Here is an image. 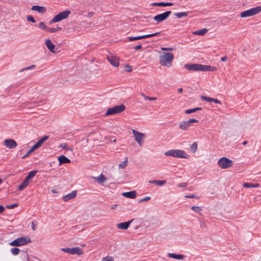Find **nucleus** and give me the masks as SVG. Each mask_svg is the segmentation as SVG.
I'll list each match as a JSON object with an SVG mask.
<instances>
[{"instance_id": "f257e3e1", "label": "nucleus", "mask_w": 261, "mask_h": 261, "mask_svg": "<svg viewBox=\"0 0 261 261\" xmlns=\"http://www.w3.org/2000/svg\"><path fill=\"white\" fill-rule=\"evenodd\" d=\"M185 67L189 70H194V71H215L217 70V68L214 66H211L201 65V64H185Z\"/></svg>"}, {"instance_id": "f03ea898", "label": "nucleus", "mask_w": 261, "mask_h": 261, "mask_svg": "<svg viewBox=\"0 0 261 261\" xmlns=\"http://www.w3.org/2000/svg\"><path fill=\"white\" fill-rule=\"evenodd\" d=\"M174 56L171 53H162L160 56V63L164 66H171Z\"/></svg>"}, {"instance_id": "7ed1b4c3", "label": "nucleus", "mask_w": 261, "mask_h": 261, "mask_svg": "<svg viewBox=\"0 0 261 261\" xmlns=\"http://www.w3.org/2000/svg\"><path fill=\"white\" fill-rule=\"evenodd\" d=\"M165 154L166 156L181 159H188L190 157L185 151L180 149H171L166 151Z\"/></svg>"}, {"instance_id": "20e7f679", "label": "nucleus", "mask_w": 261, "mask_h": 261, "mask_svg": "<svg viewBox=\"0 0 261 261\" xmlns=\"http://www.w3.org/2000/svg\"><path fill=\"white\" fill-rule=\"evenodd\" d=\"M31 242V239L29 237H21L10 242L9 245L11 246L18 247L25 245Z\"/></svg>"}, {"instance_id": "39448f33", "label": "nucleus", "mask_w": 261, "mask_h": 261, "mask_svg": "<svg viewBox=\"0 0 261 261\" xmlns=\"http://www.w3.org/2000/svg\"><path fill=\"white\" fill-rule=\"evenodd\" d=\"M261 12V6H257L243 11L240 13L242 18L251 17L257 15Z\"/></svg>"}, {"instance_id": "423d86ee", "label": "nucleus", "mask_w": 261, "mask_h": 261, "mask_svg": "<svg viewBox=\"0 0 261 261\" xmlns=\"http://www.w3.org/2000/svg\"><path fill=\"white\" fill-rule=\"evenodd\" d=\"M125 109V107L123 105H117L114 107L109 108L105 115L108 116L120 113L124 111Z\"/></svg>"}, {"instance_id": "0eeeda50", "label": "nucleus", "mask_w": 261, "mask_h": 261, "mask_svg": "<svg viewBox=\"0 0 261 261\" xmlns=\"http://www.w3.org/2000/svg\"><path fill=\"white\" fill-rule=\"evenodd\" d=\"M232 161L225 157L221 158L218 161V165L221 169L228 168L232 166Z\"/></svg>"}, {"instance_id": "6e6552de", "label": "nucleus", "mask_w": 261, "mask_h": 261, "mask_svg": "<svg viewBox=\"0 0 261 261\" xmlns=\"http://www.w3.org/2000/svg\"><path fill=\"white\" fill-rule=\"evenodd\" d=\"M132 133L134 135L135 141L138 143L139 146H142L143 144L144 140L146 137V135L135 129L132 130Z\"/></svg>"}, {"instance_id": "1a4fd4ad", "label": "nucleus", "mask_w": 261, "mask_h": 261, "mask_svg": "<svg viewBox=\"0 0 261 261\" xmlns=\"http://www.w3.org/2000/svg\"><path fill=\"white\" fill-rule=\"evenodd\" d=\"M71 13L70 11L66 10L59 13L56 15L51 20L52 22H59L68 17L69 15Z\"/></svg>"}, {"instance_id": "9d476101", "label": "nucleus", "mask_w": 261, "mask_h": 261, "mask_svg": "<svg viewBox=\"0 0 261 261\" xmlns=\"http://www.w3.org/2000/svg\"><path fill=\"white\" fill-rule=\"evenodd\" d=\"M198 120L195 119H190L187 121H182L180 122L179 127L183 130H187L190 126L192 123H197Z\"/></svg>"}, {"instance_id": "9b49d317", "label": "nucleus", "mask_w": 261, "mask_h": 261, "mask_svg": "<svg viewBox=\"0 0 261 261\" xmlns=\"http://www.w3.org/2000/svg\"><path fill=\"white\" fill-rule=\"evenodd\" d=\"M107 59L113 66L118 67L119 66V58L117 56L109 55L107 56Z\"/></svg>"}, {"instance_id": "f8f14e48", "label": "nucleus", "mask_w": 261, "mask_h": 261, "mask_svg": "<svg viewBox=\"0 0 261 261\" xmlns=\"http://www.w3.org/2000/svg\"><path fill=\"white\" fill-rule=\"evenodd\" d=\"M161 34L160 32H157L153 34H148L143 36H136V37H129L127 38V39L129 41H132L135 40H138L142 39L149 38L153 36H159Z\"/></svg>"}, {"instance_id": "ddd939ff", "label": "nucleus", "mask_w": 261, "mask_h": 261, "mask_svg": "<svg viewBox=\"0 0 261 261\" xmlns=\"http://www.w3.org/2000/svg\"><path fill=\"white\" fill-rule=\"evenodd\" d=\"M171 13V11H166L163 13L157 15L153 17V19L158 22L166 20Z\"/></svg>"}, {"instance_id": "4468645a", "label": "nucleus", "mask_w": 261, "mask_h": 261, "mask_svg": "<svg viewBox=\"0 0 261 261\" xmlns=\"http://www.w3.org/2000/svg\"><path fill=\"white\" fill-rule=\"evenodd\" d=\"M3 144L9 149L15 148L17 146V142L13 139H6L3 142Z\"/></svg>"}, {"instance_id": "2eb2a0df", "label": "nucleus", "mask_w": 261, "mask_h": 261, "mask_svg": "<svg viewBox=\"0 0 261 261\" xmlns=\"http://www.w3.org/2000/svg\"><path fill=\"white\" fill-rule=\"evenodd\" d=\"M133 221V220H132L128 222L118 223L116 225L117 228L120 229L126 230L129 227L130 224Z\"/></svg>"}, {"instance_id": "dca6fc26", "label": "nucleus", "mask_w": 261, "mask_h": 261, "mask_svg": "<svg viewBox=\"0 0 261 261\" xmlns=\"http://www.w3.org/2000/svg\"><path fill=\"white\" fill-rule=\"evenodd\" d=\"M31 10L42 14L45 13L46 11V9L45 7L37 5L33 6L31 8Z\"/></svg>"}, {"instance_id": "f3484780", "label": "nucleus", "mask_w": 261, "mask_h": 261, "mask_svg": "<svg viewBox=\"0 0 261 261\" xmlns=\"http://www.w3.org/2000/svg\"><path fill=\"white\" fill-rule=\"evenodd\" d=\"M45 44L50 52L53 53H56V51L54 50L55 46L53 44L49 39H47L45 40Z\"/></svg>"}, {"instance_id": "a211bd4d", "label": "nucleus", "mask_w": 261, "mask_h": 261, "mask_svg": "<svg viewBox=\"0 0 261 261\" xmlns=\"http://www.w3.org/2000/svg\"><path fill=\"white\" fill-rule=\"evenodd\" d=\"M76 195V191H73L70 193H69L63 197V199L64 201H67L70 199H73L75 197Z\"/></svg>"}, {"instance_id": "6ab92c4d", "label": "nucleus", "mask_w": 261, "mask_h": 261, "mask_svg": "<svg viewBox=\"0 0 261 261\" xmlns=\"http://www.w3.org/2000/svg\"><path fill=\"white\" fill-rule=\"evenodd\" d=\"M122 195L125 197L134 199L137 196V193L135 191H132L127 192H124Z\"/></svg>"}, {"instance_id": "aec40b11", "label": "nucleus", "mask_w": 261, "mask_h": 261, "mask_svg": "<svg viewBox=\"0 0 261 261\" xmlns=\"http://www.w3.org/2000/svg\"><path fill=\"white\" fill-rule=\"evenodd\" d=\"M92 178L95 181L99 184H102L103 182L107 180V178L102 174H101L97 177H92Z\"/></svg>"}, {"instance_id": "412c9836", "label": "nucleus", "mask_w": 261, "mask_h": 261, "mask_svg": "<svg viewBox=\"0 0 261 261\" xmlns=\"http://www.w3.org/2000/svg\"><path fill=\"white\" fill-rule=\"evenodd\" d=\"M58 161L59 162V165L63 164L70 163V160L64 155H60L58 158Z\"/></svg>"}, {"instance_id": "4be33fe9", "label": "nucleus", "mask_w": 261, "mask_h": 261, "mask_svg": "<svg viewBox=\"0 0 261 261\" xmlns=\"http://www.w3.org/2000/svg\"><path fill=\"white\" fill-rule=\"evenodd\" d=\"M169 257L176 259H184L185 256L182 254H176L172 253H168L167 254Z\"/></svg>"}, {"instance_id": "5701e85b", "label": "nucleus", "mask_w": 261, "mask_h": 261, "mask_svg": "<svg viewBox=\"0 0 261 261\" xmlns=\"http://www.w3.org/2000/svg\"><path fill=\"white\" fill-rule=\"evenodd\" d=\"M83 254V250L79 247H73L71 248V254L82 255Z\"/></svg>"}, {"instance_id": "b1692460", "label": "nucleus", "mask_w": 261, "mask_h": 261, "mask_svg": "<svg viewBox=\"0 0 261 261\" xmlns=\"http://www.w3.org/2000/svg\"><path fill=\"white\" fill-rule=\"evenodd\" d=\"M173 5L172 3H164V2H160V3H153L151 4L152 6H163V7H166V6H171Z\"/></svg>"}, {"instance_id": "393cba45", "label": "nucleus", "mask_w": 261, "mask_h": 261, "mask_svg": "<svg viewBox=\"0 0 261 261\" xmlns=\"http://www.w3.org/2000/svg\"><path fill=\"white\" fill-rule=\"evenodd\" d=\"M29 181L27 180L26 178H25L24 180L21 182V184L18 186V190H23L29 185Z\"/></svg>"}, {"instance_id": "a878e982", "label": "nucleus", "mask_w": 261, "mask_h": 261, "mask_svg": "<svg viewBox=\"0 0 261 261\" xmlns=\"http://www.w3.org/2000/svg\"><path fill=\"white\" fill-rule=\"evenodd\" d=\"M207 31H208L207 29H204L200 30H198L197 31H195V32H193V34L202 36V35H204V34H205L207 32Z\"/></svg>"}, {"instance_id": "bb28decb", "label": "nucleus", "mask_w": 261, "mask_h": 261, "mask_svg": "<svg viewBox=\"0 0 261 261\" xmlns=\"http://www.w3.org/2000/svg\"><path fill=\"white\" fill-rule=\"evenodd\" d=\"M37 172V171H36V170L30 171L29 173L28 176L25 178H26L27 180L30 181L35 176Z\"/></svg>"}, {"instance_id": "cd10ccee", "label": "nucleus", "mask_w": 261, "mask_h": 261, "mask_svg": "<svg viewBox=\"0 0 261 261\" xmlns=\"http://www.w3.org/2000/svg\"><path fill=\"white\" fill-rule=\"evenodd\" d=\"M49 136H45L44 137H43L42 138H41L36 144L40 147L41 146L42 144L45 142L46 141L48 138Z\"/></svg>"}, {"instance_id": "c85d7f7f", "label": "nucleus", "mask_w": 261, "mask_h": 261, "mask_svg": "<svg viewBox=\"0 0 261 261\" xmlns=\"http://www.w3.org/2000/svg\"><path fill=\"white\" fill-rule=\"evenodd\" d=\"M188 15V12H177L174 13V16L178 18H181L182 17L187 16Z\"/></svg>"}, {"instance_id": "c756f323", "label": "nucleus", "mask_w": 261, "mask_h": 261, "mask_svg": "<svg viewBox=\"0 0 261 261\" xmlns=\"http://www.w3.org/2000/svg\"><path fill=\"white\" fill-rule=\"evenodd\" d=\"M202 109L200 107H197L192 109H188L185 111L186 114H190L196 112L197 111L201 110Z\"/></svg>"}, {"instance_id": "7c9ffc66", "label": "nucleus", "mask_w": 261, "mask_h": 261, "mask_svg": "<svg viewBox=\"0 0 261 261\" xmlns=\"http://www.w3.org/2000/svg\"><path fill=\"white\" fill-rule=\"evenodd\" d=\"M190 151L192 153H195L197 150V144L195 142L193 143L190 146Z\"/></svg>"}, {"instance_id": "2f4dec72", "label": "nucleus", "mask_w": 261, "mask_h": 261, "mask_svg": "<svg viewBox=\"0 0 261 261\" xmlns=\"http://www.w3.org/2000/svg\"><path fill=\"white\" fill-rule=\"evenodd\" d=\"M61 30V28L60 27H57L56 28L47 27L46 31L49 33H55V32H58Z\"/></svg>"}, {"instance_id": "473e14b6", "label": "nucleus", "mask_w": 261, "mask_h": 261, "mask_svg": "<svg viewBox=\"0 0 261 261\" xmlns=\"http://www.w3.org/2000/svg\"><path fill=\"white\" fill-rule=\"evenodd\" d=\"M20 249L18 248H12L11 249V253L14 255H17L19 253Z\"/></svg>"}, {"instance_id": "72a5a7b5", "label": "nucleus", "mask_w": 261, "mask_h": 261, "mask_svg": "<svg viewBox=\"0 0 261 261\" xmlns=\"http://www.w3.org/2000/svg\"><path fill=\"white\" fill-rule=\"evenodd\" d=\"M191 208L193 211L197 213H200L202 211V208L197 206H192Z\"/></svg>"}, {"instance_id": "f704fd0d", "label": "nucleus", "mask_w": 261, "mask_h": 261, "mask_svg": "<svg viewBox=\"0 0 261 261\" xmlns=\"http://www.w3.org/2000/svg\"><path fill=\"white\" fill-rule=\"evenodd\" d=\"M60 147L62 148L63 149L67 150L72 151V150H73L72 148H70L69 147H68L67 143L61 144L60 145Z\"/></svg>"}, {"instance_id": "c9c22d12", "label": "nucleus", "mask_w": 261, "mask_h": 261, "mask_svg": "<svg viewBox=\"0 0 261 261\" xmlns=\"http://www.w3.org/2000/svg\"><path fill=\"white\" fill-rule=\"evenodd\" d=\"M141 96H142L146 100H156V97H148V96H146L145 95H144V94L143 93H141Z\"/></svg>"}, {"instance_id": "e433bc0d", "label": "nucleus", "mask_w": 261, "mask_h": 261, "mask_svg": "<svg viewBox=\"0 0 261 261\" xmlns=\"http://www.w3.org/2000/svg\"><path fill=\"white\" fill-rule=\"evenodd\" d=\"M124 70L127 72H131L133 70L132 67L128 64H125L124 67Z\"/></svg>"}, {"instance_id": "4c0bfd02", "label": "nucleus", "mask_w": 261, "mask_h": 261, "mask_svg": "<svg viewBox=\"0 0 261 261\" xmlns=\"http://www.w3.org/2000/svg\"><path fill=\"white\" fill-rule=\"evenodd\" d=\"M39 28L42 30H46L47 29V27L45 25V23L43 22H41L39 24Z\"/></svg>"}, {"instance_id": "58836bf2", "label": "nucleus", "mask_w": 261, "mask_h": 261, "mask_svg": "<svg viewBox=\"0 0 261 261\" xmlns=\"http://www.w3.org/2000/svg\"><path fill=\"white\" fill-rule=\"evenodd\" d=\"M127 159H126L125 160V161H124L123 162H121V163H120L119 164V168L120 169L124 168V167H125L127 165Z\"/></svg>"}, {"instance_id": "ea45409f", "label": "nucleus", "mask_w": 261, "mask_h": 261, "mask_svg": "<svg viewBox=\"0 0 261 261\" xmlns=\"http://www.w3.org/2000/svg\"><path fill=\"white\" fill-rule=\"evenodd\" d=\"M36 67V65H32L31 66H28L26 68H23L22 69L20 72H22L23 71H24V70H32V69H33L34 68H35Z\"/></svg>"}, {"instance_id": "a19ab883", "label": "nucleus", "mask_w": 261, "mask_h": 261, "mask_svg": "<svg viewBox=\"0 0 261 261\" xmlns=\"http://www.w3.org/2000/svg\"><path fill=\"white\" fill-rule=\"evenodd\" d=\"M253 184L252 183H249V182H244L243 184V186L244 187V188H253Z\"/></svg>"}, {"instance_id": "79ce46f5", "label": "nucleus", "mask_w": 261, "mask_h": 261, "mask_svg": "<svg viewBox=\"0 0 261 261\" xmlns=\"http://www.w3.org/2000/svg\"><path fill=\"white\" fill-rule=\"evenodd\" d=\"M201 98L203 100L208 102H212V100L213 99V98L208 97L204 96H201Z\"/></svg>"}, {"instance_id": "37998d69", "label": "nucleus", "mask_w": 261, "mask_h": 261, "mask_svg": "<svg viewBox=\"0 0 261 261\" xmlns=\"http://www.w3.org/2000/svg\"><path fill=\"white\" fill-rule=\"evenodd\" d=\"M61 250L64 252H66V253L71 254V248H61Z\"/></svg>"}, {"instance_id": "c03bdc74", "label": "nucleus", "mask_w": 261, "mask_h": 261, "mask_svg": "<svg viewBox=\"0 0 261 261\" xmlns=\"http://www.w3.org/2000/svg\"><path fill=\"white\" fill-rule=\"evenodd\" d=\"M27 20L29 21H31L33 23H35L36 20L34 19L33 17L31 15H29L27 17Z\"/></svg>"}, {"instance_id": "a18cd8bd", "label": "nucleus", "mask_w": 261, "mask_h": 261, "mask_svg": "<svg viewBox=\"0 0 261 261\" xmlns=\"http://www.w3.org/2000/svg\"><path fill=\"white\" fill-rule=\"evenodd\" d=\"M166 183V180H156V185L158 186H163Z\"/></svg>"}, {"instance_id": "49530a36", "label": "nucleus", "mask_w": 261, "mask_h": 261, "mask_svg": "<svg viewBox=\"0 0 261 261\" xmlns=\"http://www.w3.org/2000/svg\"><path fill=\"white\" fill-rule=\"evenodd\" d=\"M17 206H18V204L17 203H14V204H13L7 205L6 207L7 208H9V209H12V208H14L17 207Z\"/></svg>"}, {"instance_id": "de8ad7c7", "label": "nucleus", "mask_w": 261, "mask_h": 261, "mask_svg": "<svg viewBox=\"0 0 261 261\" xmlns=\"http://www.w3.org/2000/svg\"><path fill=\"white\" fill-rule=\"evenodd\" d=\"M103 261H114V259L111 256H107L106 257L103 258Z\"/></svg>"}, {"instance_id": "09e8293b", "label": "nucleus", "mask_w": 261, "mask_h": 261, "mask_svg": "<svg viewBox=\"0 0 261 261\" xmlns=\"http://www.w3.org/2000/svg\"><path fill=\"white\" fill-rule=\"evenodd\" d=\"M187 186V182H181L178 185V187L179 188H184Z\"/></svg>"}, {"instance_id": "8fccbe9b", "label": "nucleus", "mask_w": 261, "mask_h": 261, "mask_svg": "<svg viewBox=\"0 0 261 261\" xmlns=\"http://www.w3.org/2000/svg\"><path fill=\"white\" fill-rule=\"evenodd\" d=\"M38 148H39V147L36 144H35L34 145H33L31 148L30 149V150L33 152L34 150H35L36 149H38Z\"/></svg>"}, {"instance_id": "3c124183", "label": "nucleus", "mask_w": 261, "mask_h": 261, "mask_svg": "<svg viewBox=\"0 0 261 261\" xmlns=\"http://www.w3.org/2000/svg\"><path fill=\"white\" fill-rule=\"evenodd\" d=\"M32 152V151L30 149V150H29L27 152V153H26L25 155H24L22 157V159H24V158H25L27 157V156H29V155H30Z\"/></svg>"}, {"instance_id": "603ef678", "label": "nucleus", "mask_w": 261, "mask_h": 261, "mask_svg": "<svg viewBox=\"0 0 261 261\" xmlns=\"http://www.w3.org/2000/svg\"><path fill=\"white\" fill-rule=\"evenodd\" d=\"M212 102H215V103H217V104H221V102L220 100H219L217 99H215V98L213 99Z\"/></svg>"}, {"instance_id": "864d4df0", "label": "nucleus", "mask_w": 261, "mask_h": 261, "mask_svg": "<svg viewBox=\"0 0 261 261\" xmlns=\"http://www.w3.org/2000/svg\"><path fill=\"white\" fill-rule=\"evenodd\" d=\"M31 225H32V229L33 230H35L36 229V225L35 223L34 222H32L31 223Z\"/></svg>"}, {"instance_id": "5fc2aeb1", "label": "nucleus", "mask_w": 261, "mask_h": 261, "mask_svg": "<svg viewBox=\"0 0 261 261\" xmlns=\"http://www.w3.org/2000/svg\"><path fill=\"white\" fill-rule=\"evenodd\" d=\"M150 199V197H146L144 198L143 199H142L140 200V201L141 202L147 201H148Z\"/></svg>"}, {"instance_id": "6e6d98bb", "label": "nucleus", "mask_w": 261, "mask_h": 261, "mask_svg": "<svg viewBox=\"0 0 261 261\" xmlns=\"http://www.w3.org/2000/svg\"><path fill=\"white\" fill-rule=\"evenodd\" d=\"M161 50H165V51H167V50L171 51V50H173V48H167V47H162Z\"/></svg>"}, {"instance_id": "4d7b16f0", "label": "nucleus", "mask_w": 261, "mask_h": 261, "mask_svg": "<svg viewBox=\"0 0 261 261\" xmlns=\"http://www.w3.org/2000/svg\"><path fill=\"white\" fill-rule=\"evenodd\" d=\"M186 198H196V196L195 195H186L185 196Z\"/></svg>"}, {"instance_id": "13d9d810", "label": "nucleus", "mask_w": 261, "mask_h": 261, "mask_svg": "<svg viewBox=\"0 0 261 261\" xmlns=\"http://www.w3.org/2000/svg\"><path fill=\"white\" fill-rule=\"evenodd\" d=\"M117 207H118V204H113V205H112L111 206V210H115V209H116Z\"/></svg>"}, {"instance_id": "bf43d9fd", "label": "nucleus", "mask_w": 261, "mask_h": 261, "mask_svg": "<svg viewBox=\"0 0 261 261\" xmlns=\"http://www.w3.org/2000/svg\"><path fill=\"white\" fill-rule=\"evenodd\" d=\"M142 45L141 44H140L137 46H136L134 48L136 50H138V49L142 48Z\"/></svg>"}, {"instance_id": "052dcab7", "label": "nucleus", "mask_w": 261, "mask_h": 261, "mask_svg": "<svg viewBox=\"0 0 261 261\" xmlns=\"http://www.w3.org/2000/svg\"><path fill=\"white\" fill-rule=\"evenodd\" d=\"M227 59H228V58H227V57H226V56H225V57H222V58H221V60L222 61H223V62H225V61H227Z\"/></svg>"}, {"instance_id": "680f3d73", "label": "nucleus", "mask_w": 261, "mask_h": 261, "mask_svg": "<svg viewBox=\"0 0 261 261\" xmlns=\"http://www.w3.org/2000/svg\"><path fill=\"white\" fill-rule=\"evenodd\" d=\"M5 210V207L0 205V214L2 213Z\"/></svg>"}, {"instance_id": "e2e57ef3", "label": "nucleus", "mask_w": 261, "mask_h": 261, "mask_svg": "<svg viewBox=\"0 0 261 261\" xmlns=\"http://www.w3.org/2000/svg\"><path fill=\"white\" fill-rule=\"evenodd\" d=\"M253 188H258L259 187V184H253Z\"/></svg>"}, {"instance_id": "0e129e2a", "label": "nucleus", "mask_w": 261, "mask_h": 261, "mask_svg": "<svg viewBox=\"0 0 261 261\" xmlns=\"http://www.w3.org/2000/svg\"><path fill=\"white\" fill-rule=\"evenodd\" d=\"M149 182H150V183H152V184H156V180H150V181H149Z\"/></svg>"}, {"instance_id": "69168bd1", "label": "nucleus", "mask_w": 261, "mask_h": 261, "mask_svg": "<svg viewBox=\"0 0 261 261\" xmlns=\"http://www.w3.org/2000/svg\"><path fill=\"white\" fill-rule=\"evenodd\" d=\"M182 91H183L182 88H179L177 90V91L178 93H181L182 92Z\"/></svg>"}, {"instance_id": "338daca9", "label": "nucleus", "mask_w": 261, "mask_h": 261, "mask_svg": "<svg viewBox=\"0 0 261 261\" xmlns=\"http://www.w3.org/2000/svg\"><path fill=\"white\" fill-rule=\"evenodd\" d=\"M243 144L244 145H246V144H247V141H245L243 143Z\"/></svg>"}, {"instance_id": "774afa93", "label": "nucleus", "mask_w": 261, "mask_h": 261, "mask_svg": "<svg viewBox=\"0 0 261 261\" xmlns=\"http://www.w3.org/2000/svg\"><path fill=\"white\" fill-rule=\"evenodd\" d=\"M2 179L1 178H0V184H1L2 182Z\"/></svg>"}]
</instances>
